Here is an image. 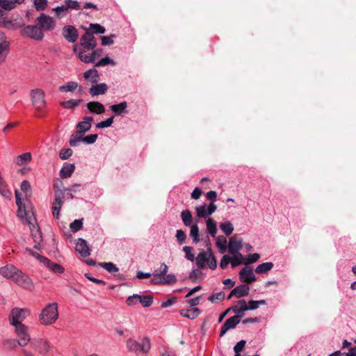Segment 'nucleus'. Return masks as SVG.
Instances as JSON below:
<instances>
[{
    "label": "nucleus",
    "mask_w": 356,
    "mask_h": 356,
    "mask_svg": "<svg viewBox=\"0 0 356 356\" xmlns=\"http://www.w3.org/2000/svg\"><path fill=\"white\" fill-rule=\"evenodd\" d=\"M260 258L259 253L250 254L245 259L244 264H250L256 262Z\"/></svg>",
    "instance_id": "nucleus-61"
},
{
    "label": "nucleus",
    "mask_w": 356,
    "mask_h": 356,
    "mask_svg": "<svg viewBox=\"0 0 356 356\" xmlns=\"http://www.w3.org/2000/svg\"><path fill=\"white\" fill-rule=\"evenodd\" d=\"M99 265L110 273H115L119 271V268L112 262H102Z\"/></svg>",
    "instance_id": "nucleus-43"
},
{
    "label": "nucleus",
    "mask_w": 356,
    "mask_h": 356,
    "mask_svg": "<svg viewBox=\"0 0 356 356\" xmlns=\"http://www.w3.org/2000/svg\"><path fill=\"white\" fill-rule=\"evenodd\" d=\"M86 107L91 113L96 114H102L105 111L104 105L98 102H90L86 104Z\"/></svg>",
    "instance_id": "nucleus-30"
},
{
    "label": "nucleus",
    "mask_w": 356,
    "mask_h": 356,
    "mask_svg": "<svg viewBox=\"0 0 356 356\" xmlns=\"http://www.w3.org/2000/svg\"><path fill=\"white\" fill-rule=\"evenodd\" d=\"M220 229L226 236H229L234 231V226L229 221H225L220 225Z\"/></svg>",
    "instance_id": "nucleus-44"
},
{
    "label": "nucleus",
    "mask_w": 356,
    "mask_h": 356,
    "mask_svg": "<svg viewBox=\"0 0 356 356\" xmlns=\"http://www.w3.org/2000/svg\"><path fill=\"white\" fill-rule=\"evenodd\" d=\"M195 260L197 266L200 269L205 268L207 265L211 270H215L217 267L216 259L211 248H209L207 251L200 252Z\"/></svg>",
    "instance_id": "nucleus-3"
},
{
    "label": "nucleus",
    "mask_w": 356,
    "mask_h": 356,
    "mask_svg": "<svg viewBox=\"0 0 356 356\" xmlns=\"http://www.w3.org/2000/svg\"><path fill=\"white\" fill-rule=\"evenodd\" d=\"M127 348L129 352L141 351L144 353H147L150 350V341L147 338L143 339L142 343H140L136 341L129 339L127 341Z\"/></svg>",
    "instance_id": "nucleus-7"
},
{
    "label": "nucleus",
    "mask_w": 356,
    "mask_h": 356,
    "mask_svg": "<svg viewBox=\"0 0 356 356\" xmlns=\"http://www.w3.org/2000/svg\"><path fill=\"white\" fill-rule=\"evenodd\" d=\"M190 236L192 238L194 243H197L200 241L199 227L197 225H193L191 227Z\"/></svg>",
    "instance_id": "nucleus-47"
},
{
    "label": "nucleus",
    "mask_w": 356,
    "mask_h": 356,
    "mask_svg": "<svg viewBox=\"0 0 356 356\" xmlns=\"http://www.w3.org/2000/svg\"><path fill=\"white\" fill-rule=\"evenodd\" d=\"M232 310L236 316L241 318L243 316V313L248 311V304L245 300L242 299L236 302V303L232 307L228 309V311Z\"/></svg>",
    "instance_id": "nucleus-21"
},
{
    "label": "nucleus",
    "mask_w": 356,
    "mask_h": 356,
    "mask_svg": "<svg viewBox=\"0 0 356 356\" xmlns=\"http://www.w3.org/2000/svg\"><path fill=\"white\" fill-rule=\"evenodd\" d=\"M138 298H140V295L134 294L127 298L126 300V303L129 306L135 305L139 302Z\"/></svg>",
    "instance_id": "nucleus-64"
},
{
    "label": "nucleus",
    "mask_w": 356,
    "mask_h": 356,
    "mask_svg": "<svg viewBox=\"0 0 356 356\" xmlns=\"http://www.w3.org/2000/svg\"><path fill=\"white\" fill-rule=\"evenodd\" d=\"M97 134H90L86 136H80L75 138L74 136H70L69 144L71 147H76L81 142H83L86 144L90 145L93 144L97 139Z\"/></svg>",
    "instance_id": "nucleus-15"
},
{
    "label": "nucleus",
    "mask_w": 356,
    "mask_h": 356,
    "mask_svg": "<svg viewBox=\"0 0 356 356\" xmlns=\"http://www.w3.org/2000/svg\"><path fill=\"white\" fill-rule=\"evenodd\" d=\"M30 342L31 348L42 355L48 354L53 348L49 341L43 338H34Z\"/></svg>",
    "instance_id": "nucleus-6"
},
{
    "label": "nucleus",
    "mask_w": 356,
    "mask_h": 356,
    "mask_svg": "<svg viewBox=\"0 0 356 356\" xmlns=\"http://www.w3.org/2000/svg\"><path fill=\"white\" fill-rule=\"evenodd\" d=\"M138 299H139V302L141 303L144 307H148L151 306L153 302V296L151 295H147V296H140V298H138Z\"/></svg>",
    "instance_id": "nucleus-48"
},
{
    "label": "nucleus",
    "mask_w": 356,
    "mask_h": 356,
    "mask_svg": "<svg viewBox=\"0 0 356 356\" xmlns=\"http://www.w3.org/2000/svg\"><path fill=\"white\" fill-rule=\"evenodd\" d=\"M225 293L222 291L212 294L208 298V300L212 303H216L218 301H222L225 299Z\"/></svg>",
    "instance_id": "nucleus-50"
},
{
    "label": "nucleus",
    "mask_w": 356,
    "mask_h": 356,
    "mask_svg": "<svg viewBox=\"0 0 356 356\" xmlns=\"http://www.w3.org/2000/svg\"><path fill=\"white\" fill-rule=\"evenodd\" d=\"M240 280L243 282L252 283L256 280V277L251 267L243 268L239 272Z\"/></svg>",
    "instance_id": "nucleus-19"
},
{
    "label": "nucleus",
    "mask_w": 356,
    "mask_h": 356,
    "mask_svg": "<svg viewBox=\"0 0 356 356\" xmlns=\"http://www.w3.org/2000/svg\"><path fill=\"white\" fill-rule=\"evenodd\" d=\"M116 38L115 34H111L108 36H102L101 37L102 44L104 46L113 44L114 43L113 38Z\"/></svg>",
    "instance_id": "nucleus-59"
},
{
    "label": "nucleus",
    "mask_w": 356,
    "mask_h": 356,
    "mask_svg": "<svg viewBox=\"0 0 356 356\" xmlns=\"http://www.w3.org/2000/svg\"><path fill=\"white\" fill-rule=\"evenodd\" d=\"M15 200L16 204L18 207L17 216L22 220L24 223H26L29 225V229L33 241H41L42 232L36 223V219L33 216V213L26 211L25 206L22 203L19 193L17 191H15Z\"/></svg>",
    "instance_id": "nucleus-1"
},
{
    "label": "nucleus",
    "mask_w": 356,
    "mask_h": 356,
    "mask_svg": "<svg viewBox=\"0 0 356 356\" xmlns=\"http://www.w3.org/2000/svg\"><path fill=\"white\" fill-rule=\"evenodd\" d=\"M64 3L67 10H79L81 7L80 3L76 0H65Z\"/></svg>",
    "instance_id": "nucleus-53"
},
{
    "label": "nucleus",
    "mask_w": 356,
    "mask_h": 356,
    "mask_svg": "<svg viewBox=\"0 0 356 356\" xmlns=\"http://www.w3.org/2000/svg\"><path fill=\"white\" fill-rule=\"evenodd\" d=\"M216 245L218 251L221 254H224L228 248L227 241L225 236H218L216 238Z\"/></svg>",
    "instance_id": "nucleus-35"
},
{
    "label": "nucleus",
    "mask_w": 356,
    "mask_h": 356,
    "mask_svg": "<svg viewBox=\"0 0 356 356\" xmlns=\"http://www.w3.org/2000/svg\"><path fill=\"white\" fill-rule=\"evenodd\" d=\"M79 87L78 83L69 81L65 85L60 86L58 90L61 92H74Z\"/></svg>",
    "instance_id": "nucleus-42"
},
{
    "label": "nucleus",
    "mask_w": 356,
    "mask_h": 356,
    "mask_svg": "<svg viewBox=\"0 0 356 356\" xmlns=\"http://www.w3.org/2000/svg\"><path fill=\"white\" fill-rule=\"evenodd\" d=\"M81 102V99H70L60 102V106L64 108L71 109L78 106Z\"/></svg>",
    "instance_id": "nucleus-45"
},
{
    "label": "nucleus",
    "mask_w": 356,
    "mask_h": 356,
    "mask_svg": "<svg viewBox=\"0 0 356 356\" xmlns=\"http://www.w3.org/2000/svg\"><path fill=\"white\" fill-rule=\"evenodd\" d=\"M37 24L40 26L41 30L50 31L55 26V22L51 17L42 13L36 19Z\"/></svg>",
    "instance_id": "nucleus-14"
},
{
    "label": "nucleus",
    "mask_w": 356,
    "mask_h": 356,
    "mask_svg": "<svg viewBox=\"0 0 356 356\" xmlns=\"http://www.w3.org/2000/svg\"><path fill=\"white\" fill-rule=\"evenodd\" d=\"M113 116H111V118H108L104 121H102L96 124V127L98 129H103L106 127H109L111 126V124L113 122Z\"/></svg>",
    "instance_id": "nucleus-58"
},
{
    "label": "nucleus",
    "mask_w": 356,
    "mask_h": 356,
    "mask_svg": "<svg viewBox=\"0 0 356 356\" xmlns=\"http://www.w3.org/2000/svg\"><path fill=\"white\" fill-rule=\"evenodd\" d=\"M75 170L74 163L65 164L60 170V177L62 179L70 177Z\"/></svg>",
    "instance_id": "nucleus-31"
},
{
    "label": "nucleus",
    "mask_w": 356,
    "mask_h": 356,
    "mask_svg": "<svg viewBox=\"0 0 356 356\" xmlns=\"http://www.w3.org/2000/svg\"><path fill=\"white\" fill-rule=\"evenodd\" d=\"M3 345L4 347H6L7 349L12 350L15 348L18 345L17 340L10 339H6L3 341Z\"/></svg>",
    "instance_id": "nucleus-56"
},
{
    "label": "nucleus",
    "mask_w": 356,
    "mask_h": 356,
    "mask_svg": "<svg viewBox=\"0 0 356 356\" xmlns=\"http://www.w3.org/2000/svg\"><path fill=\"white\" fill-rule=\"evenodd\" d=\"M43 264L47 268H48L51 272L56 274H62L65 271L64 268L61 265L52 262L48 258H46V259H44Z\"/></svg>",
    "instance_id": "nucleus-25"
},
{
    "label": "nucleus",
    "mask_w": 356,
    "mask_h": 356,
    "mask_svg": "<svg viewBox=\"0 0 356 356\" xmlns=\"http://www.w3.org/2000/svg\"><path fill=\"white\" fill-rule=\"evenodd\" d=\"M266 304V302L265 300H250L248 302V310H254L260 305H264Z\"/></svg>",
    "instance_id": "nucleus-49"
},
{
    "label": "nucleus",
    "mask_w": 356,
    "mask_h": 356,
    "mask_svg": "<svg viewBox=\"0 0 356 356\" xmlns=\"http://www.w3.org/2000/svg\"><path fill=\"white\" fill-rule=\"evenodd\" d=\"M232 254L234 257L233 259L231 258V266L232 268H235L242 264H244L245 259L241 253Z\"/></svg>",
    "instance_id": "nucleus-46"
},
{
    "label": "nucleus",
    "mask_w": 356,
    "mask_h": 356,
    "mask_svg": "<svg viewBox=\"0 0 356 356\" xmlns=\"http://www.w3.org/2000/svg\"><path fill=\"white\" fill-rule=\"evenodd\" d=\"M177 277L173 274H165L163 277H160L159 280H151L150 283L154 284H168L172 285L177 282Z\"/></svg>",
    "instance_id": "nucleus-24"
},
{
    "label": "nucleus",
    "mask_w": 356,
    "mask_h": 356,
    "mask_svg": "<svg viewBox=\"0 0 356 356\" xmlns=\"http://www.w3.org/2000/svg\"><path fill=\"white\" fill-rule=\"evenodd\" d=\"M24 25L22 18L15 19H8L6 16V13L0 9V27H4L8 29H17Z\"/></svg>",
    "instance_id": "nucleus-9"
},
{
    "label": "nucleus",
    "mask_w": 356,
    "mask_h": 356,
    "mask_svg": "<svg viewBox=\"0 0 356 356\" xmlns=\"http://www.w3.org/2000/svg\"><path fill=\"white\" fill-rule=\"evenodd\" d=\"M179 314L184 317L193 320L201 314V310L197 307H193L191 309H181Z\"/></svg>",
    "instance_id": "nucleus-29"
},
{
    "label": "nucleus",
    "mask_w": 356,
    "mask_h": 356,
    "mask_svg": "<svg viewBox=\"0 0 356 356\" xmlns=\"http://www.w3.org/2000/svg\"><path fill=\"white\" fill-rule=\"evenodd\" d=\"M83 77L86 80H89L92 83H97L99 80L98 72L95 68L86 71L83 74Z\"/></svg>",
    "instance_id": "nucleus-32"
},
{
    "label": "nucleus",
    "mask_w": 356,
    "mask_h": 356,
    "mask_svg": "<svg viewBox=\"0 0 356 356\" xmlns=\"http://www.w3.org/2000/svg\"><path fill=\"white\" fill-rule=\"evenodd\" d=\"M90 28L92 29L93 33L96 34H103L105 33V28L99 24H90Z\"/></svg>",
    "instance_id": "nucleus-60"
},
{
    "label": "nucleus",
    "mask_w": 356,
    "mask_h": 356,
    "mask_svg": "<svg viewBox=\"0 0 356 356\" xmlns=\"http://www.w3.org/2000/svg\"><path fill=\"white\" fill-rule=\"evenodd\" d=\"M71 230L74 232H78L83 227V219H76L70 225Z\"/></svg>",
    "instance_id": "nucleus-52"
},
{
    "label": "nucleus",
    "mask_w": 356,
    "mask_h": 356,
    "mask_svg": "<svg viewBox=\"0 0 356 356\" xmlns=\"http://www.w3.org/2000/svg\"><path fill=\"white\" fill-rule=\"evenodd\" d=\"M30 314V312L26 308L14 307L8 315V321L11 325L22 324V322Z\"/></svg>",
    "instance_id": "nucleus-5"
},
{
    "label": "nucleus",
    "mask_w": 356,
    "mask_h": 356,
    "mask_svg": "<svg viewBox=\"0 0 356 356\" xmlns=\"http://www.w3.org/2000/svg\"><path fill=\"white\" fill-rule=\"evenodd\" d=\"M250 287L247 284H241L235 287L232 291L231 295L239 298L247 296L249 293Z\"/></svg>",
    "instance_id": "nucleus-26"
},
{
    "label": "nucleus",
    "mask_w": 356,
    "mask_h": 356,
    "mask_svg": "<svg viewBox=\"0 0 356 356\" xmlns=\"http://www.w3.org/2000/svg\"><path fill=\"white\" fill-rule=\"evenodd\" d=\"M58 318V305L56 302L49 303L41 312L39 320L42 325H49L56 321Z\"/></svg>",
    "instance_id": "nucleus-2"
},
{
    "label": "nucleus",
    "mask_w": 356,
    "mask_h": 356,
    "mask_svg": "<svg viewBox=\"0 0 356 356\" xmlns=\"http://www.w3.org/2000/svg\"><path fill=\"white\" fill-rule=\"evenodd\" d=\"M242 241L233 236L229 238L228 243V251L230 254H238L241 253L240 250L242 249Z\"/></svg>",
    "instance_id": "nucleus-20"
},
{
    "label": "nucleus",
    "mask_w": 356,
    "mask_h": 356,
    "mask_svg": "<svg viewBox=\"0 0 356 356\" xmlns=\"http://www.w3.org/2000/svg\"><path fill=\"white\" fill-rule=\"evenodd\" d=\"M32 156L30 152L23 153L15 159V163L17 165H22L31 161Z\"/></svg>",
    "instance_id": "nucleus-36"
},
{
    "label": "nucleus",
    "mask_w": 356,
    "mask_h": 356,
    "mask_svg": "<svg viewBox=\"0 0 356 356\" xmlns=\"http://www.w3.org/2000/svg\"><path fill=\"white\" fill-rule=\"evenodd\" d=\"M93 120V118L90 116H87L83 118V120L79 122L76 124V131L71 135V136H74L77 138V136H84L85 133L89 131L91 128V122Z\"/></svg>",
    "instance_id": "nucleus-13"
},
{
    "label": "nucleus",
    "mask_w": 356,
    "mask_h": 356,
    "mask_svg": "<svg viewBox=\"0 0 356 356\" xmlns=\"http://www.w3.org/2000/svg\"><path fill=\"white\" fill-rule=\"evenodd\" d=\"M18 268L12 264H8L6 266L0 268V275L3 277L9 280H13L14 275L18 272Z\"/></svg>",
    "instance_id": "nucleus-22"
},
{
    "label": "nucleus",
    "mask_w": 356,
    "mask_h": 356,
    "mask_svg": "<svg viewBox=\"0 0 356 356\" xmlns=\"http://www.w3.org/2000/svg\"><path fill=\"white\" fill-rule=\"evenodd\" d=\"M63 204L62 197L60 195H56L52 204V214L56 218H59V213Z\"/></svg>",
    "instance_id": "nucleus-33"
},
{
    "label": "nucleus",
    "mask_w": 356,
    "mask_h": 356,
    "mask_svg": "<svg viewBox=\"0 0 356 356\" xmlns=\"http://www.w3.org/2000/svg\"><path fill=\"white\" fill-rule=\"evenodd\" d=\"M9 51V44L8 42L4 41L0 42V64L3 63L8 55Z\"/></svg>",
    "instance_id": "nucleus-39"
},
{
    "label": "nucleus",
    "mask_w": 356,
    "mask_h": 356,
    "mask_svg": "<svg viewBox=\"0 0 356 356\" xmlns=\"http://www.w3.org/2000/svg\"><path fill=\"white\" fill-rule=\"evenodd\" d=\"M76 250L83 257L90 255V248L87 241L81 238H78L76 243Z\"/></svg>",
    "instance_id": "nucleus-23"
},
{
    "label": "nucleus",
    "mask_w": 356,
    "mask_h": 356,
    "mask_svg": "<svg viewBox=\"0 0 356 356\" xmlns=\"http://www.w3.org/2000/svg\"><path fill=\"white\" fill-rule=\"evenodd\" d=\"M22 35L37 41H40L44 38L42 31L36 25H28L24 27Z\"/></svg>",
    "instance_id": "nucleus-10"
},
{
    "label": "nucleus",
    "mask_w": 356,
    "mask_h": 356,
    "mask_svg": "<svg viewBox=\"0 0 356 356\" xmlns=\"http://www.w3.org/2000/svg\"><path fill=\"white\" fill-rule=\"evenodd\" d=\"M168 271V266L165 263H161L160 267L153 272V278L152 280H159V278L163 277Z\"/></svg>",
    "instance_id": "nucleus-34"
},
{
    "label": "nucleus",
    "mask_w": 356,
    "mask_h": 356,
    "mask_svg": "<svg viewBox=\"0 0 356 356\" xmlns=\"http://www.w3.org/2000/svg\"><path fill=\"white\" fill-rule=\"evenodd\" d=\"M81 49L88 51L93 50L97 47V40L93 35V33L86 31L80 38L79 42Z\"/></svg>",
    "instance_id": "nucleus-12"
},
{
    "label": "nucleus",
    "mask_w": 356,
    "mask_h": 356,
    "mask_svg": "<svg viewBox=\"0 0 356 356\" xmlns=\"http://www.w3.org/2000/svg\"><path fill=\"white\" fill-rule=\"evenodd\" d=\"M53 10L56 13V15L58 18L64 17L65 15V13H64L68 11L65 3L61 6L54 8Z\"/></svg>",
    "instance_id": "nucleus-54"
},
{
    "label": "nucleus",
    "mask_w": 356,
    "mask_h": 356,
    "mask_svg": "<svg viewBox=\"0 0 356 356\" xmlns=\"http://www.w3.org/2000/svg\"><path fill=\"white\" fill-rule=\"evenodd\" d=\"M0 194L5 198L10 199L11 197V192L8 188L5 182L0 184Z\"/></svg>",
    "instance_id": "nucleus-57"
},
{
    "label": "nucleus",
    "mask_w": 356,
    "mask_h": 356,
    "mask_svg": "<svg viewBox=\"0 0 356 356\" xmlns=\"http://www.w3.org/2000/svg\"><path fill=\"white\" fill-rule=\"evenodd\" d=\"M176 238L180 245L186 242V235L182 229H178L176 232Z\"/></svg>",
    "instance_id": "nucleus-63"
},
{
    "label": "nucleus",
    "mask_w": 356,
    "mask_h": 356,
    "mask_svg": "<svg viewBox=\"0 0 356 356\" xmlns=\"http://www.w3.org/2000/svg\"><path fill=\"white\" fill-rule=\"evenodd\" d=\"M207 229L212 237H215L217 232V225L214 220L208 218L207 220Z\"/></svg>",
    "instance_id": "nucleus-41"
},
{
    "label": "nucleus",
    "mask_w": 356,
    "mask_h": 356,
    "mask_svg": "<svg viewBox=\"0 0 356 356\" xmlns=\"http://www.w3.org/2000/svg\"><path fill=\"white\" fill-rule=\"evenodd\" d=\"M12 281L24 289L31 290L33 288L31 279L20 270H18V272L14 275Z\"/></svg>",
    "instance_id": "nucleus-11"
},
{
    "label": "nucleus",
    "mask_w": 356,
    "mask_h": 356,
    "mask_svg": "<svg viewBox=\"0 0 356 356\" xmlns=\"http://www.w3.org/2000/svg\"><path fill=\"white\" fill-rule=\"evenodd\" d=\"M24 1V0H0V8L6 10H10Z\"/></svg>",
    "instance_id": "nucleus-28"
},
{
    "label": "nucleus",
    "mask_w": 356,
    "mask_h": 356,
    "mask_svg": "<svg viewBox=\"0 0 356 356\" xmlns=\"http://www.w3.org/2000/svg\"><path fill=\"white\" fill-rule=\"evenodd\" d=\"M30 97L33 106L38 111H42L47 105L45 93L40 88H35L30 91Z\"/></svg>",
    "instance_id": "nucleus-4"
},
{
    "label": "nucleus",
    "mask_w": 356,
    "mask_h": 356,
    "mask_svg": "<svg viewBox=\"0 0 356 356\" xmlns=\"http://www.w3.org/2000/svg\"><path fill=\"white\" fill-rule=\"evenodd\" d=\"M108 90L107 85L104 83L93 85L89 90V92L92 96L104 95Z\"/></svg>",
    "instance_id": "nucleus-27"
},
{
    "label": "nucleus",
    "mask_w": 356,
    "mask_h": 356,
    "mask_svg": "<svg viewBox=\"0 0 356 356\" xmlns=\"http://www.w3.org/2000/svg\"><path fill=\"white\" fill-rule=\"evenodd\" d=\"M13 326L14 327L15 332L18 337V345L22 347L26 346L31 341V338L29 334V327L23 323Z\"/></svg>",
    "instance_id": "nucleus-8"
},
{
    "label": "nucleus",
    "mask_w": 356,
    "mask_h": 356,
    "mask_svg": "<svg viewBox=\"0 0 356 356\" xmlns=\"http://www.w3.org/2000/svg\"><path fill=\"white\" fill-rule=\"evenodd\" d=\"M107 65H115V62L113 59L110 58L109 57L106 56V57L102 58L101 60H99L95 64V67H102V66H106Z\"/></svg>",
    "instance_id": "nucleus-51"
},
{
    "label": "nucleus",
    "mask_w": 356,
    "mask_h": 356,
    "mask_svg": "<svg viewBox=\"0 0 356 356\" xmlns=\"http://www.w3.org/2000/svg\"><path fill=\"white\" fill-rule=\"evenodd\" d=\"M64 38L69 42H75L78 38L79 33L77 29L72 25H66L63 28L62 32Z\"/></svg>",
    "instance_id": "nucleus-16"
},
{
    "label": "nucleus",
    "mask_w": 356,
    "mask_h": 356,
    "mask_svg": "<svg viewBox=\"0 0 356 356\" xmlns=\"http://www.w3.org/2000/svg\"><path fill=\"white\" fill-rule=\"evenodd\" d=\"M197 216L199 218H205L209 216L207 214V207L206 204L198 206L195 208Z\"/></svg>",
    "instance_id": "nucleus-55"
},
{
    "label": "nucleus",
    "mask_w": 356,
    "mask_h": 356,
    "mask_svg": "<svg viewBox=\"0 0 356 356\" xmlns=\"http://www.w3.org/2000/svg\"><path fill=\"white\" fill-rule=\"evenodd\" d=\"M72 152L70 148L62 149L59 153V156L62 160H66L72 155Z\"/></svg>",
    "instance_id": "nucleus-62"
},
{
    "label": "nucleus",
    "mask_w": 356,
    "mask_h": 356,
    "mask_svg": "<svg viewBox=\"0 0 356 356\" xmlns=\"http://www.w3.org/2000/svg\"><path fill=\"white\" fill-rule=\"evenodd\" d=\"M273 267L272 262L262 263L257 266L255 272L258 274L266 273L270 271Z\"/></svg>",
    "instance_id": "nucleus-38"
},
{
    "label": "nucleus",
    "mask_w": 356,
    "mask_h": 356,
    "mask_svg": "<svg viewBox=\"0 0 356 356\" xmlns=\"http://www.w3.org/2000/svg\"><path fill=\"white\" fill-rule=\"evenodd\" d=\"M181 218L185 226L189 227L191 225L193 221V216L191 212L188 210H184L181 213Z\"/></svg>",
    "instance_id": "nucleus-40"
},
{
    "label": "nucleus",
    "mask_w": 356,
    "mask_h": 356,
    "mask_svg": "<svg viewBox=\"0 0 356 356\" xmlns=\"http://www.w3.org/2000/svg\"><path fill=\"white\" fill-rule=\"evenodd\" d=\"M73 52L77 55L79 60L84 63H94V57L92 56L91 54H86L87 49L79 48L77 44L73 45Z\"/></svg>",
    "instance_id": "nucleus-18"
},
{
    "label": "nucleus",
    "mask_w": 356,
    "mask_h": 356,
    "mask_svg": "<svg viewBox=\"0 0 356 356\" xmlns=\"http://www.w3.org/2000/svg\"><path fill=\"white\" fill-rule=\"evenodd\" d=\"M127 107V102H122L118 104H114L110 106V109L116 115H120L126 112Z\"/></svg>",
    "instance_id": "nucleus-37"
},
{
    "label": "nucleus",
    "mask_w": 356,
    "mask_h": 356,
    "mask_svg": "<svg viewBox=\"0 0 356 356\" xmlns=\"http://www.w3.org/2000/svg\"><path fill=\"white\" fill-rule=\"evenodd\" d=\"M240 321L239 316L236 315L227 318L221 327L220 337L224 336L229 330L235 328L240 323Z\"/></svg>",
    "instance_id": "nucleus-17"
}]
</instances>
